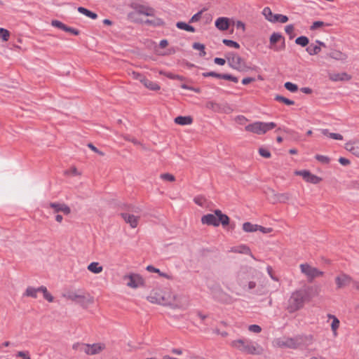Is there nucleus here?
Segmentation results:
<instances>
[{
    "label": "nucleus",
    "instance_id": "1",
    "mask_svg": "<svg viewBox=\"0 0 359 359\" xmlns=\"http://www.w3.org/2000/svg\"><path fill=\"white\" fill-rule=\"evenodd\" d=\"M311 299L309 288H302L294 291L287 300L286 309L292 313L303 308L305 302Z\"/></svg>",
    "mask_w": 359,
    "mask_h": 359
},
{
    "label": "nucleus",
    "instance_id": "2",
    "mask_svg": "<svg viewBox=\"0 0 359 359\" xmlns=\"http://www.w3.org/2000/svg\"><path fill=\"white\" fill-rule=\"evenodd\" d=\"M230 346L245 354L261 355L264 351L263 348L258 343L247 338L233 340Z\"/></svg>",
    "mask_w": 359,
    "mask_h": 359
},
{
    "label": "nucleus",
    "instance_id": "3",
    "mask_svg": "<svg viewBox=\"0 0 359 359\" xmlns=\"http://www.w3.org/2000/svg\"><path fill=\"white\" fill-rule=\"evenodd\" d=\"M123 208L126 212H121L120 215L131 228H136L139 223L140 217L134 215L133 213H140L141 212L140 208L132 204H125Z\"/></svg>",
    "mask_w": 359,
    "mask_h": 359
},
{
    "label": "nucleus",
    "instance_id": "4",
    "mask_svg": "<svg viewBox=\"0 0 359 359\" xmlns=\"http://www.w3.org/2000/svg\"><path fill=\"white\" fill-rule=\"evenodd\" d=\"M276 126V124L274 122L265 123L256 121L246 126L245 127V130L248 132L253 133L257 135H263L273 129Z\"/></svg>",
    "mask_w": 359,
    "mask_h": 359
},
{
    "label": "nucleus",
    "instance_id": "5",
    "mask_svg": "<svg viewBox=\"0 0 359 359\" xmlns=\"http://www.w3.org/2000/svg\"><path fill=\"white\" fill-rule=\"evenodd\" d=\"M254 276V269L250 266H242L237 274V281L239 285L243 288H246L247 280L252 278Z\"/></svg>",
    "mask_w": 359,
    "mask_h": 359
},
{
    "label": "nucleus",
    "instance_id": "6",
    "mask_svg": "<svg viewBox=\"0 0 359 359\" xmlns=\"http://www.w3.org/2000/svg\"><path fill=\"white\" fill-rule=\"evenodd\" d=\"M64 297L69 300L79 302L82 306L84 307H86L88 305L94 302L93 297L90 294L86 296L84 294H77L74 292H69L65 294Z\"/></svg>",
    "mask_w": 359,
    "mask_h": 359
},
{
    "label": "nucleus",
    "instance_id": "7",
    "mask_svg": "<svg viewBox=\"0 0 359 359\" xmlns=\"http://www.w3.org/2000/svg\"><path fill=\"white\" fill-rule=\"evenodd\" d=\"M301 272L308 278L309 281H312L314 278L323 275V272L319 271L317 268L312 267L309 264H302L300 265Z\"/></svg>",
    "mask_w": 359,
    "mask_h": 359
},
{
    "label": "nucleus",
    "instance_id": "8",
    "mask_svg": "<svg viewBox=\"0 0 359 359\" xmlns=\"http://www.w3.org/2000/svg\"><path fill=\"white\" fill-rule=\"evenodd\" d=\"M270 46L271 49L276 51H279L285 48V41L282 35L278 32H273L270 36Z\"/></svg>",
    "mask_w": 359,
    "mask_h": 359
},
{
    "label": "nucleus",
    "instance_id": "9",
    "mask_svg": "<svg viewBox=\"0 0 359 359\" xmlns=\"http://www.w3.org/2000/svg\"><path fill=\"white\" fill-rule=\"evenodd\" d=\"M229 65L233 69L243 71L245 68V63L242 58L236 53H229L227 56Z\"/></svg>",
    "mask_w": 359,
    "mask_h": 359
},
{
    "label": "nucleus",
    "instance_id": "10",
    "mask_svg": "<svg viewBox=\"0 0 359 359\" xmlns=\"http://www.w3.org/2000/svg\"><path fill=\"white\" fill-rule=\"evenodd\" d=\"M202 76L203 77L211 76V77H215V78H217V79L228 80V81H231L236 83L238 82V79L236 76H234L229 74H219V73H217L215 72H203L202 74Z\"/></svg>",
    "mask_w": 359,
    "mask_h": 359
},
{
    "label": "nucleus",
    "instance_id": "11",
    "mask_svg": "<svg viewBox=\"0 0 359 359\" xmlns=\"http://www.w3.org/2000/svg\"><path fill=\"white\" fill-rule=\"evenodd\" d=\"M124 279L127 280L126 285L132 288H137L143 284V280L138 274L133 273L129 276H126Z\"/></svg>",
    "mask_w": 359,
    "mask_h": 359
},
{
    "label": "nucleus",
    "instance_id": "12",
    "mask_svg": "<svg viewBox=\"0 0 359 359\" xmlns=\"http://www.w3.org/2000/svg\"><path fill=\"white\" fill-rule=\"evenodd\" d=\"M299 348H306L311 346L314 341V337L312 334L297 335Z\"/></svg>",
    "mask_w": 359,
    "mask_h": 359
},
{
    "label": "nucleus",
    "instance_id": "13",
    "mask_svg": "<svg viewBox=\"0 0 359 359\" xmlns=\"http://www.w3.org/2000/svg\"><path fill=\"white\" fill-rule=\"evenodd\" d=\"M352 282V278L350 276L346 273H341L335 278V283L337 289H341L348 286Z\"/></svg>",
    "mask_w": 359,
    "mask_h": 359
},
{
    "label": "nucleus",
    "instance_id": "14",
    "mask_svg": "<svg viewBox=\"0 0 359 359\" xmlns=\"http://www.w3.org/2000/svg\"><path fill=\"white\" fill-rule=\"evenodd\" d=\"M105 348V344L103 343H95L93 344H86V354L96 355L102 352Z\"/></svg>",
    "mask_w": 359,
    "mask_h": 359
},
{
    "label": "nucleus",
    "instance_id": "15",
    "mask_svg": "<svg viewBox=\"0 0 359 359\" xmlns=\"http://www.w3.org/2000/svg\"><path fill=\"white\" fill-rule=\"evenodd\" d=\"M134 9L138 14L144 15L146 16H154L155 14L154 9L146 5L135 4Z\"/></svg>",
    "mask_w": 359,
    "mask_h": 359
},
{
    "label": "nucleus",
    "instance_id": "16",
    "mask_svg": "<svg viewBox=\"0 0 359 359\" xmlns=\"http://www.w3.org/2000/svg\"><path fill=\"white\" fill-rule=\"evenodd\" d=\"M48 206L53 209L54 213L62 212L65 215H69L71 212L70 208L65 203H50Z\"/></svg>",
    "mask_w": 359,
    "mask_h": 359
},
{
    "label": "nucleus",
    "instance_id": "17",
    "mask_svg": "<svg viewBox=\"0 0 359 359\" xmlns=\"http://www.w3.org/2000/svg\"><path fill=\"white\" fill-rule=\"evenodd\" d=\"M201 222L203 224H207L209 226H218L219 223L217 222V217L214 214H207L201 217Z\"/></svg>",
    "mask_w": 359,
    "mask_h": 359
},
{
    "label": "nucleus",
    "instance_id": "18",
    "mask_svg": "<svg viewBox=\"0 0 359 359\" xmlns=\"http://www.w3.org/2000/svg\"><path fill=\"white\" fill-rule=\"evenodd\" d=\"M215 24L219 30L226 31L229 27V20L225 17H220L216 20Z\"/></svg>",
    "mask_w": 359,
    "mask_h": 359
},
{
    "label": "nucleus",
    "instance_id": "19",
    "mask_svg": "<svg viewBox=\"0 0 359 359\" xmlns=\"http://www.w3.org/2000/svg\"><path fill=\"white\" fill-rule=\"evenodd\" d=\"M214 212L217 217V222L219 223V225L222 224L223 226H225L229 224V217L226 215L222 213L220 210H215Z\"/></svg>",
    "mask_w": 359,
    "mask_h": 359
},
{
    "label": "nucleus",
    "instance_id": "20",
    "mask_svg": "<svg viewBox=\"0 0 359 359\" xmlns=\"http://www.w3.org/2000/svg\"><path fill=\"white\" fill-rule=\"evenodd\" d=\"M231 252L245 255H250L252 257H253V255L251 253L250 248L245 245H241L239 246L233 247L231 248Z\"/></svg>",
    "mask_w": 359,
    "mask_h": 359
},
{
    "label": "nucleus",
    "instance_id": "21",
    "mask_svg": "<svg viewBox=\"0 0 359 359\" xmlns=\"http://www.w3.org/2000/svg\"><path fill=\"white\" fill-rule=\"evenodd\" d=\"M192 122L193 118L190 116H179L175 118V123L181 126L190 125L192 123Z\"/></svg>",
    "mask_w": 359,
    "mask_h": 359
},
{
    "label": "nucleus",
    "instance_id": "22",
    "mask_svg": "<svg viewBox=\"0 0 359 359\" xmlns=\"http://www.w3.org/2000/svg\"><path fill=\"white\" fill-rule=\"evenodd\" d=\"M142 83L147 88L151 90L156 91V90H160V88H161L160 86L157 83L153 82V81L147 79V78L144 80L142 81Z\"/></svg>",
    "mask_w": 359,
    "mask_h": 359
},
{
    "label": "nucleus",
    "instance_id": "23",
    "mask_svg": "<svg viewBox=\"0 0 359 359\" xmlns=\"http://www.w3.org/2000/svg\"><path fill=\"white\" fill-rule=\"evenodd\" d=\"M346 148L353 155L359 157V142L347 144Z\"/></svg>",
    "mask_w": 359,
    "mask_h": 359
},
{
    "label": "nucleus",
    "instance_id": "24",
    "mask_svg": "<svg viewBox=\"0 0 359 359\" xmlns=\"http://www.w3.org/2000/svg\"><path fill=\"white\" fill-rule=\"evenodd\" d=\"M328 56L337 60H344L346 59V55L342 52L337 50L331 51Z\"/></svg>",
    "mask_w": 359,
    "mask_h": 359
},
{
    "label": "nucleus",
    "instance_id": "25",
    "mask_svg": "<svg viewBox=\"0 0 359 359\" xmlns=\"http://www.w3.org/2000/svg\"><path fill=\"white\" fill-rule=\"evenodd\" d=\"M320 132L323 135L329 137L333 140H343V136L339 133H330L327 129H321Z\"/></svg>",
    "mask_w": 359,
    "mask_h": 359
},
{
    "label": "nucleus",
    "instance_id": "26",
    "mask_svg": "<svg viewBox=\"0 0 359 359\" xmlns=\"http://www.w3.org/2000/svg\"><path fill=\"white\" fill-rule=\"evenodd\" d=\"M306 50L310 55H315L320 52L321 48L318 45L311 43L307 46Z\"/></svg>",
    "mask_w": 359,
    "mask_h": 359
},
{
    "label": "nucleus",
    "instance_id": "27",
    "mask_svg": "<svg viewBox=\"0 0 359 359\" xmlns=\"http://www.w3.org/2000/svg\"><path fill=\"white\" fill-rule=\"evenodd\" d=\"M88 269L94 273H99L102 271L103 268L102 266H100L98 262H91L88 266Z\"/></svg>",
    "mask_w": 359,
    "mask_h": 359
},
{
    "label": "nucleus",
    "instance_id": "28",
    "mask_svg": "<svg viewBox=\"0 0 359 359\" xmlns=\"http://www.w3.org/2000/svg\"><path fill=\"white\" fill-rule=\"evenodd\" d=\"M243 230L245 232H255L258 231V224H254L250 222H245L243 224Z\"/></svg>",
    "mask_w": 359,
    "mask_h": 359
},
{
    "label": "nucleus",
    "instance_id": "29",
    "mask_svg": "<svg viewBox=\"0 0 359 359\" xmlns=\"http://www.w3.org/2000/svg\"><path fill=\"white\" fill-rule=\"evenodd\" d=\"M176 27L180 29H183L190 32H195L196 31L195 28L193 26L189 25L185 23L184 22H177L176 24Z\"/></svg>",
    "mask_w": 359,
    "mask_h": 359
},
{
    "label": "nucleus",
    "instance_id": "30",
    "mask_svg": "<svg viewBox=\"0 0 359 359\" xmlns=\"http://www.w3.org/2000/svg\"><path fill=\"white\" fill-rule=\"evenodd\" d=\"M287 348H292V349H297L299 348V344L297 341V335L293 337H287Z\"/></svg>",
    "mask_w": 359,
    "mask_h": 359
},
{
    "label": "nucleus",
    "instance_id": "31",
    "mask_svg": "<svg viewBox=\"0 0 359 359\" xmlns=\"http://www.w3.org/2000/svg\"><path fill=\"white\" fill-rule=\"evenodd\" d=\"M78 11L80 13H82L91 19H96L97 18V15L96 13H95L83 7H79Z\"/></svg>",
    "mask_w": 359,
    "mask_h": 359
},
{
    "label": "nucleus",
    "instance_id": "32",
    "mask_svg": "<svg viewBox=\"0 0 359 359\" xmlns=\"http://www.w3.org/2000/svg\"><path fill=\"white\" fill-rule=\"evenodd\" d=\"M38 292H41V291L39 290V287L37 288L32 287H28L26 289L25 294L28 297L36 298Z\"/></svg>",
    "mask_w": 359,
    "mask_h": 359
},
{
    "label": "nucleus",
    "instance_id": "33",
    "mask_svg": "<svg viewBox=\"0 0 359 359\" xmlns=\"http://www.w3.org/2000/svg\"><path fill=\"white\" fill-rule=\"evenodd\" d=\"M274 100L277 102H283L286 105H293L294 104V102L292 100L286 98L282 95H276L274 97Z\"/></svg>",
    "mask_w": 359,
    "mask_h": 359
},
{
    "label": "nucleus",
    "instance_id": "34",
    "mask_svg": "<svg viewBox=\"0 0 359 359\" xmlns=\"http://www.w3.org/2000/svg\"><path fill=\"white\" fill-rule=\"evenodd\" d=\"M213 296L215 299L220 302H225L228 298L227 294L223 292V291L221 290H218L214 292Z\"/></svg>",
    "mask_w": 359,
    "mask_h": 359
},
{
    "label": "nucleus",
    "instance_id": "35",
    "mask_svg": "<svg viewBox=\"0 0 359 359\" xmlns=\"http://www.w3.org/2000/svg\"><path fill=\"white\" fill-rule=\"evenodd\" d=\"M262 14L264 15V16L265 17V18L272 22V20L274 18V15H276V14H273L271 10V8L269 7H265L264 9H263V11H262Z\"/></svg>",
    "mask_w": 359,
    "mask_h": 359
},
{
    "label": "nucleus",
    "instance_id": "36",
    "mask_svg": "<svg viewBox=\"0 0 359 359\" xmlns=\"http://www.w3.org/2000/svg\"><path fill=\"white\" fill-rule=\"evenodd\" d=\"M39 290L43 293L44 299H46L48 302H52L53 301V297L48 292L46 287L41 286L39 287Z\"/></svg>",
    "mask_w": 359,
    "mask_h": 359
},
{
    "label": "nucleus",
    "instance_id": "37",
    "mask_svg": "<svg viewBox=\"0 0 359 359\" xmlns=\"http://www.w3.org/2000/svg\"><path fill=\"white\" fill-rule=\"evenodd\" d=\"M295 43L302 47H305L309 44V40L308 37L305 36H301L296 39Z\"/></svg>",
    "mask_w": 359,
    "mask_h": 359
},
{
    "label": "nucleus",
    "instance_id": "38",
    "mask_svg": "<svg viewBox=\"0 0 359 359\" xmlns=\"http://www.w3.org/2000/svg\"><path fill=\"white\" fill-rule=\"evenodd\" d=\"M274 18L272 20V22H281V23H285L288 20V18L286 15H282V14H276L273 17Z\"/></svg>",
    "mask_w": 359,
    "mask_h": 359
},
{
    "label": "nucleus",
    "instance_id": "39",
    "mask_svg": "<svg viewBox=\"0 0 359 359\" xmlns=\"http://www.w3.org/2000/svg\"><path fill=\"white\" fill-rule=\"evenodd\" d=\"M159 73H160V74L165 75V76H167L168 78H169L170 79H177L180 81L184 80V77L182 76L178 75V74H174L170 72H163V71H160Z\"/></svg>",
    "mask_w": 359,
    "mask_h": 359
},
{
    "label": "nucleus",
    "instance_id": "40",
    "mask_svg": "<svg viewBox=\"0 0 359 359\" xmlns=\"http://www.w3.org/2000/svg\"><path fill=\"white\" fill-rule=\"evenodd\" d=\"M86 344H87L77 342L72 345V348L75 351L84 352L86 353Z\"/></svg>",
    "mask_w": 359,
    "mask_h": 359
},
{
    "label": "nucleus",
    "instance_id": "41",
    "mask_svg": "<svg viewBox=\"0 0 359 359\" xmlns=\"http://www.w3.org/2000/svg\"><path fill=\"white\" fill-rule=\"evenodd\" d=\"M347 76V74L346 73L342 74H334L330 75V79L333 81H343L344 80L345 77Z\"/></svg>",
    "mask_w": 359,
    "mask_h": 359
},
{
    "label": "nucleus",
    "instance_id": "42",
    "mask_svg": "<svg viewBox=\"0 0 359 359\" xmlns=\"http://www.w3.org/2000/svg\"><path fill=\"white\" fill-rule=\"evenodd\" d=\"M222 42L224 44H225L226 46H227L229 47H232V48H237V49L240 48L239 43L233 40L224 39H223Z\"/></svg>",
    "mask_w": 359,
    "mask_h": 359
},
{
    "label": "nucleus",
    "instance_id": "43",
    "mask_svg": "<svg viewBox=\"0 0 359 359\" xmlns=\"http://www.w3.org/2000/svg\"><path fill=\"white\" fill-rule=\"evenodd\" d=\"M149 300L152 302V303H157V304H163V302H164V298L161 296H158V297H155L152 294H151L149 297H148Z\"/></svg>",
    "mask_w": 359,
    "mask_h": 359
},
{
    "label": "nucleus",
    "instance_id": "44",
    "mask_svg": "<svg viewBox=\"0 0 359 359\" xmlns=\"http://www.w3.org/2000/svg\"><path fill=\"white\" fill-rule=\"evenodd\" d=\"M284 87L289 91L292 92V93H294L296 91H297L298 90V86L294 84V83H292L291 82H286L284 84Z\"/></svg>",
    "mask_w": 359,
    "mask_h": 359
},
{
    "label": "nucleus",
    "instance_id": "45",
    "mask_svg": "<svg viewBox=\"0 0 359 359\" xmlns=\"http://www.w3.org/2000/svg\"><path fill=\"white\" fill-rule=\"evenodd\" d=\"M320 181H321L320 177L311 173L309 175V177L306 179V182L316 184L319 183Z\"/></svg>",
    "mask_w": 359,
    "mask_h": 359
},
{
    "label": "nucleus",
    "instance_id": "46",
    "mask_svg": "<svg viewBox=\"0 0 359 359\" xmlns=\"http://www.w3.org/2000/svg\"><path fill=\"white\" fill-rule=\"evenodd\" d=\"M276 344L278 347L287 348V341L286 338H280L276 340Z\"/></svg>",
    "mask_w": 359,
    "mask_h": 359
},
{
    "label": "nucleus",
    "instance_id": "47",
    "mask_svg": "<svg viewBox=\"0 0 359 359\" xmlns=\"http://www.w3.org/2000/svg\"><path fill=\"white\" fill-rule=\"evenodd\" d=\"M161 179L165 181L168 182H174L175 180V177L173 175L170 173H163L160 175Z\"/></svg>",
    "mask_w": 359,
    "mask_h": 359
},
{
    "label": "nucleus",
    "instance_id": "48",
    "mask_svg": "<svg viewBox=\"0 0 359 359\" xmlns=\"http://www.w3.org/2000/svg\"><path fill=\"white\" fill-rule=\"evenodd\" d=\"M51 25H52V26H53L55 27H57V28H58L60 29H62L63 31H65V27L67 26L66 25H65L62 22H60L59 20H52Z\"/></svg>",
    "mask_w": 359,
    "mask_h": 359
},
{
    "label": "nucleus",
    "instance_id": "49",
    "mask_svg": "<svg viewBox=\"0 0 359 359\" xmlns=\"http://www.w3.org/2000/svg\"><path fill=\"white\" fill-rule=\"evenodd\" d=\"M9 38V32L8 30L0 28V39H2L4 41H7Z\"/></svg>",
    "mask_w": 359,
    "mask_h": 359
},
{
    "label": "nucleus",
    "instance_id": "50",
    "mask_svg": "<svg viewBox=\"0 0 359 359\" xmlns=\"http://www.w3.org/2000/svg\"><path fill=\"white\" fill-rule=\"evenodd\" d=\"M258 151L260 156L266 158H270L271 156V152L268 149L263 147L259 148Z\"/></svg>",
    "mask_w": 359,
    "mask_h": 359
},
{
    "label": "nucleus",
    "instance_id": "51",
    "mask_svg": "<svg viewBox=\"0 0 359 359\" xmlns=\"http://www.w3.org/2000/svg\"><path fill=\"white\" fill-rule=\"evenodd\" d=\"M131 76L133 79H134L135 80H138L141 83H142V81H143L146 79V77L144 75H142L140 73L137 72H133L131 73Z\"/></svg>",
    "mask_w": 359,
    "mask_h": 359
},
{
    "label": "nucleus",
    "instance_id": "52",
    "mask_svg": "<svg viewBox=\"0 0 359 359\" xmlns=\"http://www.w3.org/2000/svg\"><path fill=\"white\" fill-rule=\"evenodd\" d=\"M202 13L203 11H201L194 14L189 20V23H193L199 21L201 18Z\"/></svg>",
    "mask_w": 359,
    "mask_h": 359
},
{
    "label": "nucleus",
    "instance_id": "53",
    "mask_svg": "<svg viewBox=\"0 0 359 359\" xmlns=\"http://www.w3.org/2000/svg\"><path fill=\"white\" fill-rule=\"evenodd\" d=\"M248 330L254 333H259L262 331V327L258 325H250L248 327Z\"/></svg>",
    "mask_w": 359,
    "mask_h": 359
},
{
    "label": "nucleus",
    "instance_id": "54",
    "mask_svg": "<svg viewBox=\"0 0 359 359\" xmlns=\"http://www.w3.org/2000/svg\"><path fill=\"white\" fill-rule=\"evenodd\" d=\"M296 173L298 175H301L305 181H306V179L309 177V175L311 174V172L309 170H306L297 171Z\"/></svg>",
    "mask_w": 359,
    "mask_h": 359
},
{
    "label": "nucleus",
    "instance_id": "55",
    "mask_svg": "<svg viewBox=\"0 0 359 359\" xmlns=\"http://www.w3.org/2000/svg\"><path fill=\"white\" fill-rule=\"evenodd\" d=\"M339 326V320L336 317L333 316V320L331 324L332 330L334 332H336V330H337Z\"/></svg>",
    "mask_w": 359,
    "mask_h": 359
},
{
    "label": "nucleus",
    "instance_id": "56",
    "mask_svg": "<svg viewBox=\"0 0 359 359\" xmlns=\"http://www.w3.org/2000/svg\"><path fill=\"white\" fill-rule=\"evenodd\" d=\"M65 32H69L73 35L77 36L79 34V31L75 28L66 26Z\"/></svg>",
    "mask_w": 359,
    "mask_h": 359
},
{
    "label": "nucleus",
    "instance_id": "57",
    "mask_svg": "<svg viewBox=\"0 0 359 359\" xmlns=\"http://www.w3.org/2000/svg\"><path fill=\"white\" fill-rule=\"evenodd\" d=\"M294 27L293 26V25H287V26H285V32L290 36V38L292 37V34H293L294 32Z\"/></svg>",
    "mask_w": 359,
    "mask_h": 359
},
{
    "label": "nucleus",
    "instance_id": "58",
    "mask_svg": "<svg viewBox=\"0 0 359 359\" xmlns=\"http://www.w3.org/2000/svg\"><path fill=\"white\" fill-rule=\"evenodd\" d=\"M316 158L318 161H320L322 163H329V161H330V159H329V158L327 156H323V155H319V154L316 156Z\"/></svg>",
    "mask_w": 359,
    "mask_h": 359
},
{
    "label": "nucleus",
    "instance_id": "59",
    "mask_svg": "<svg viewBox=\"0 0 359 359\" xmlns=\"http://www.w3.org/2000/svg\"><path fill=\"white\" fill-rule=\"evenodd\" d=\"M324 25V22L323 21H315L313 25L311 26V29L314 30Z\"/></svg>",
    "mask_w": 359,
    "mask_h": 359
},
{
    "label": "nucleus",
    "instance_id": "60",
    "mask_svg": "<svg viewBox=\"0 0 359 359\" xmlns=\"http://www.w3.org/2000/svg\"><path fill=\"white\" fill-rule=\"evenodd\" d=\"M235 26L237 29H241L243 32H245V25L243 22L240 20L236 21L235 23Z\"/></svg>",
    "mask_w": 359,
    "mask_h": 359
},
{
    "label": "nucleus",
    "instance_id": "61",
    "mask_svg": "<svg viewBox=\"0 0 359 359\" xmlns=\"http://www.w3.org/2000/svg\"><path fill=\"white\" fill-rule=\"evenodd\" d=\"M256 287V283L254 281H248V284L246 283V288L243 289L246 291H250L254 289Z\"/></svg>",
    "mask_w": 359,
    "mask_h": 359
},
{
    "label": "nucleus",
    "instance_id": "62",
    "mask_svg": "<svg viewBox=\"0 0 359 359\" xmlns=\"http://www.w3.org/2000/svg\"><path fill=\"white\" fill-rule=\"evenodd\" d=\"M145 23L154 25H161L163 24V21L161 19H156L154 21L147 20L145 21Z\"/></svg>",
    "mask_w": 359,
    "mask_h": 359
},
{
    "label": "nucleus",
    "instance_id": "63",
    "mask_svg": "<svg viewBox=\"0 0 359 359\" xmlns=\"http://www.w3.org/2000/svg\"><path fill=\"white\" fill-rule=\"evenodd\" d=\"M192 47L194 49L198 50L200 51L205 49V46L203 44L197 42L194 43Z\"/></svg>",
    "mask_w": 359,
    "mask_h": 359
},
{
    "label": "nucleus",
    "instance_id": "64",
    "mask_svg": "<svg viewBox=\"0 0 359 359\" xmlns=\"http://www.w3.org/2000/svg\"><path fill=\"white\" fill-rule=\"evenodd\" d=\"M258 231L262 232L263 233H269L272 231L271 228H266L262 226L258 225Z\"/></svg>",
    "mask_w": 359,
    "mask_h": 359
}]
</instances>
